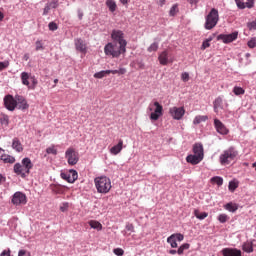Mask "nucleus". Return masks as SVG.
<instances>
[{
  "label": "nucleus",
  "mask_w": 256,
  "mask_h": 256,
  "mask_svg": "<svg viewBox=\"0 0 256 256\" xmlns=\"http://www.w3.org/2000/svg\"><path fill=\"white\" fill-rule=\"evenodd\" d=\"M31 169H33V162H31L30 158H23L22 164L16 163L14 165V173L22 177V179L29 177Z\"/></svg>",
  "instance_id": "f257e3e1"
},
{
  "label": "nucleus",
  "mask_w": 256,
  "mask_h": 256,
  "mask_svg": "<svg viewBox=\"0 0 256 256\" xmlns=\"http://www.w3.org/2000/svg\"><path fill=\"white\" fill-rule=\"evenodd\" d=\"M104 53L105 55H108V57H113L114 59H117L121 57V55H125V53H127V48L118 46L117 43L110 42L105 45Z\"/></svg>",
  "instance_id": "f03ea898"
},
{
  "label": "nucleus",
  "mask_w": 256,
  "mask_h": 256,
  "mask_svg": "<svg viewBox=\"0 0 256 256\" xmlns=\"http://www.w3.org/2000/svg\"><path fill=\"white\" fill-rule=\"evenodd\" d=\"M95 187L99 193L104 195L111 191V179L107 176H101L94 179Z\"/></svg>",
  "instance_id": "7ed1b4c3"
},
{
  "label": "nucleus",
  "mask_w": 256,
  "mask_h": 256,
  "mask_svg": "<svg viewBox=\"0 0 256 256\" xmlns=\"http://www.w3.org/2000/svg\"><path fill=\"white\" fill-rule=\"evenodd\" d=\"M219 23V11L215 8H212L209 14L206 16L205 29L211 31Z\"/></svg>",
  "instance_id": "20e7f679"
},
{
  "label": "nucleus",
  "mask_w": 256,
  "mask_h": 256,
  "mask_svg": "<svg viewBox=\"0 0 256 256\" xmlns=\"http://www.w3.org/2000/svg\"><path fill=\"white\" fill-rule=\"evenodd\" d=\"M237 155H239V152H237L235 148L233 147L228 148L220 155L221 165H229L231 161H235V159H237Z\"/></svg>",
  "instance_id": "39448f33"
},
{
  "label": "nucleus",
  "mask_w": 256,
  "mask_h": 256,
  "mask_svg": "<svg viewBox=\"0 0 256 256\" xmlns=\"http://www.w3.org/2000/svg\"><path fill=\"white\" fill-rule=\"evenodd\" d=\"M148 110L153 111L150 114V121H159V118L163 117V105L158 101L149 104Z\"/></svg>",
  "instance_id": "423d86ee"
},
{
  "label": "nucleus",
  "mask_w": 256,
  "mask_h": 256,
  "mask_svg": "<svg viewBox=\"0 0 256 256\" xmlns=\"http://www.w3.org/2000/svg\"><path fill=\"white\" fill-rule=\"evenodd\" d=\"M65 159L68 165H77V163H79V152H77L75 148L69 147L65 152Z\"/></svg>",
  "instance_id": "0eeeda50"
},
{
  "label": "nucleus",
  "mask_w": 256,
  "mask_h": 256,
  "mask_svg": "<svg viewBox=\"0 0 256 256\" xmlns=\"http://www.w3.org/2000/svg\"><path fill=\"white\" fill-rule=\"evenodd\" d=\"M111 38L114 43H118L122 49H127V40L125 39V34L121 30H113L111 33Z\"/></svg>",
  "instance_id": "6e6552de"
},
{
  "label": "nucleus",
  "mask_w": 256,
  "mask_h": 256,
  "mask_svg": "<svg viewBox=\"0 0 256 256\" xmlns=\"http://www.w3.org/2000/svg\"><path fill=\"white\" fill-rule=\"evenodd\" d=\"M4 106L8 111H13L14 109H17V96L15 98L13 95H6L4 97Z\"/></svg>",
  "instance_id": "1a4fd4ad"
},
{
  "label": "nucleus",
  "mask_w": 256,
  "mask_h": 256,
  "mask_svg": "<svg viewBox=\"0 0 256 256\" xmlns=\"http://www.w3.org/2000/svg\"><path fill=\"white\" fill-rule=\"evenodd\" d=\"M169 113L172 119H175L176 121H181V119H183V116L185 115V108L174 106L169 109Z\"/></svg>",
  "instance_id": "9d476101"
},
{
  "label": "nucleus",
  "mask_w": 256,
  "mask_h": 256,
  "mask_svg": "<svg viewBox=\"0 0 256 256\" xmlns=\"http://www.w3.org/2000/svg\"><path fill=\"white\" fill-rule=\"evenodd\" d=\"M158 61L160 65H169V63H173V58H171L169 50L162 51L158 56Z\"/></svg>",
  "instance_id": "9b49d317"
},
{
  "label": "nucleus",
  "mask_w": 256,
  "mask_h": 256,
  "mask_svg": "<svg viewBox=\"0 0 256 256\" xmlns=\"http://www.w3.org/2000/svg\"><path fill=\"white\" fill-rule=\"evenodd\" d=\"M61 177L68 183H74L79 179V174L77 173V170L71 169L68 173H61Z\"/></svg>",
  "instance_id": "f8f14e48"
},
{
  "label": "nucleus",
  "mask_w": 256,
  "mask_h": 256,
  "mask_svg": "<svg viewBox=\"0 0 256 256\" xmlns=\"http://www.w3.org/2000/svg\"><path fill=\"white\" fill-rule=\"evenodd\" d=\"M13 205H25L27 203V196L23 192H16L12 198Z\"/></svg>",
  "instance_id": "ddd939ff"
},
{
  "label": "nucleus",
  "mask_w": 256,
  "mask_h": 256,
  "mask_svg": "<svg viewBox=\"0 0 256 256\" xmlns=\"http://www.w3.org/2000/svg\"><path fill=\"white\" fill-rule=\"evenodd\" d=\"M239 37V32H233L231 34H220L218 35V39L223 41V43H233V41L237 40Z\"/></svg>",
  "instance_id": "4468645a"
},
{
  "label": "nucleus",
  "mask_w": 256,
  "mask_h": 256,
  "mask_svg": "<svg viewBox=\"0 0 256 256\" xmlns=\"http://www.w3.org/2000/svg\"><path fill=\"white\" fill-rule=\"evenodd\" d=\"M214 127L220 135H227L229 133V129L219 119H214Z\"/></svg>",
  "instance_id": "2eb2a0df"
},
{
  "label": "nucleus",
  "mask_w": 256,
  "mask_h": 256,
  "mask_svg": "<svg viewBox=\"0 0 256 256\" xmlns=\"http://www.w3.org/2000/svg\"><path fill=\"white\" fill-rule=\"evenodd\" d=\"M238 9H253L255 7V0H235Z\"/></svg>",
  "instance_id": "dca6fc26"
},
{
  "label": "nucleus",
  "mask_w": 256,
  "mask_h": 256,
  "mask_svg": "<svg viewBox=\"0 0 256 256\" xmlns=\"http://www.w3.org/2000/svg\"><path fill=\"white\" fill-rule=\"evenodd\" d=\"M16 103H17V107L18 109H20V111H27V109H29V103H27V99H25V97L23 96H16Z\"/></svg>",
  "instance_id": "f3484780"
},
{
  "label": "nucleus",
  "mask_w": 256,
  "mask_h": 256,
  "mask_svg": "<svg viewBox=\"0 0 256 256\" xmlns=\"http://www.w3.org/2000/svg\"><path fill=\"white\" fill-rule=\"evenodd\" d=\"M221 253L223 256H242L241 250L237 248H224Z\"/></svg>",
  "instance_id": "a211bd4d"
},
{
  "label": "nucleus",
  "mask_w": 256,
  "mask_h": 256,
  "mask_svg": "<svg viewBox=\"0 0 256 256\" xmlns=\"http://www.w3.org/2000/svg\"><path fill=\"white\" fill-rule=\"evenodd\" d=\"M0 160L3 161V163H10L11 165L15 163V157L6 154L5 150H3L2 148H0Z\"/></svg>",
  "instance_id": "6ab92c4d"
},
{
  "label": "nucleus",
  "mask_w": 256,
  "mask_h": 256,
  "mask_svg": "<svg viewBox=\"0 0 256 256\" xmlns=\"http://www.w3.org/2000/svg\"><path fill=\"white\" fill-rule=\"evenodd\" d=\"M75 47L76 50L79 51L80 53H87V44L85 43V41H83V39L81 38H77L75 40Z\"/></svg>",
  "instance_id": "aec40b11"
},
{
  "label": "nucleus",
  "mask_w": 256,
  "mask_h": 256,
  "mask_svg": "<svg viewBox=\"0 0 256 256\" xmlns=\"http://www.w3.org/2000/svg\"><path fill=\"white\" fill-rule=\"evenodd\" d=\"M202 159L203 158H201V156H198L197 154H190L186 157L187 163H191V165H199Z\"/></svg>",
  "instance_id": "412c9836"
},
{
  "label": "nucleus",
  "mask_w": 256,
  "mask_h": 256,
  "mask_svg": "<svg viewBox=\"0 0 256 256\" xmlns=\"http://www.w3.org/2000/svg\"><path fill=\"white\" fill-rule=\"evenodd\" d=\"M193 153H194V155H197L198 157L203 159V157H205V154L203 152V144H201V143L194 144L193 145Z\"/></svg>",
  "instance_id": "4be33fe9"
},
{
  "label": "nucleus",
  "mask_w": 256,
  "mask_h": 256,
  "mask_svg": "<svg viewBox=\"0 0 256 256\" xmlns=\"http://www.w3.org/2000/svg\"><path fill=\"white\" fill-rule=\"evenodd\" d=\"M121 151H123V140L120 139L118 144L110 149V153L111 155H119Z\"/></svg>",
  "instance_id": "5701e85b"
},
{
  "label": "nucleus",
  "mask_w": 256,
  "mask_h": 256,
  "mask_svg": "<svg viewBox=\"0 0 256 256\" xmlns=\"http://www.w3.org/2000/svg\"><path fill=\"white\" fill-rule=\"evenodd\" d=\"M12 149L17 151V153H23V144L19 141L18 138H14L12 141Z\"/></svg>",
  "instance_id": "b1692460"
},
{
  "label": "nucleus",
  "mask_w": 256,
  "mask_h": 256,
  "mask_svg": "<svg viewBox=\"0 0 256 256\" xmlns=\"http://www.w3.org/2000/svg\"><path fill=\"white\" fill-rule=\"evenodd\" d=\"M213 105H214V111H215V113H219V109H223V97L218 96V97L214 100Z\"/></svg>",
  "instance_id": "393cba45"
},
{
  "label": "nucleus",
  "mask_w": 256,
  "mask_h": 256,
  "mask_svg": "<svg viewBox=\"0 0 256 256\" xmlns=\"http://www.w3.org/2000/svg\"><path fill=\"white\" fill-rule=\"evenodd\" d=\"M209 117L207 115H197L193 120V125H201V123H205Z\"/></svg>",
  "instance_id": "a878e982"
},
{
  "label": "nucleus",
  "mask_w": 256,
  "mask_h": 256,
  "mask_svg": "<svg viewBox=\"0 0 256 256\" xmlns=\"http://www.w3.org/2000/svg\"><path fill=\"white\" fill-rule=\"evenodd\" d=\"M242 251L245 253H253V243L251 241H246L242 245Z\"/></svg>",
  "instance_id": "bb28decb"
},
{
  "label": "nucleus",
  "mask_w": 256,
  "mask_h": 256,
  "mask_svg": "<svg viewBox=\"0 0 256 256\" xmlns=\"http://www.w3.org/2000/svg\"><path fill=\"white\" fill-rule=\"evenodd\" d=\"M29 79H31V74L27 73V72H22L21 73V81L23 85H26V87H29L30 83H29Z\"/></svg>",
  "instance_id": "cd10ccee"
},
{
  "label": "nucleus",
  "mask_w": 256,
  "mask_h": 256,
  "mask_svg": "<svg viewBox=\"0 0 256 256\" xmlns=\"http://www.w3.org/2000/svg\"><path fill=\"white\" fill-rule=\"evenodd\" d=\"M106 6L108 7L109 11H111V13H115V11H117V3H115V0H107Z\"/></svg>",
  "instance_id": "c85d7f7f"
},
{
  "label": "nucleus",
  "mask_w": 256,
  "mask_h": 256,
  "mask_svg": "<svg viewBox=\"0 0 256 256\" xmlns=\"http://www.w3.org/2000/svg\"><path fill=\"white\" fill-rule=\"evenodd\" d=\"M194 215L200 221H203V219H207V217H209V214L207 212H200L199 210H195Z\"/></svg>",
  "instance_id": "c756f323"
},
{
  "label": "nucleus",
  "mask_w": 256,
  "mask_h": 256,
  "mask_svg": "<svg viewBox=\"0 0 256 256\" xmlns=\"http://www.w3.org/2000/svg\"><path fill=\"white\" fill-rule=\"evenodd\" d=\"M89 225L92 229H97L98 231H101V229H103V225L99 221H96V220H91L89 222Z\"/></svg>",
  "instance_id": "7c9ffc66"
},
{
  "label": "nucleus",
  "mask_w": 256,
  "mask_h": 256,
  "mask_svg": "<svg viewBox=\"0 0 256 256\" xmlns=\"http://www.w3.org/2000/svg\"><path fill=\"white\" fill-rule=\"evenodd\" d=\"M225 209H227V211H230V213H235V211L239 209V206L230 202L225 205Z\"/></svg>",
  "instance_id": "2f4dec72"
},
{
  "label": "nucleus",
  "mask_w": 256,
  "mask_h": 256,
  "mask_svg": "<svg viewBox=\"0 0 256 256\" xmlns=\"http://www.w3.org/2000/svg\"><path fill=\"white\" fill-rule=\"evenodd\" d=\"M167 243L170 244L172 249H177V247H179V245L177 244V240H175V236H169L167 238Z\"/></svg>",
  "instance_id": "473e14b6"
},
{
  "label": "nucleus",
  "mask_w": 256,
  "mask_h": 256,
  "mask_svg": "<svg viewBox=\"0 0 256 256\" xmlns=\"http://www.w3.org/2000/svg\"><path fill=\"white\" fill-rule=\"evenodd\" d=\"M189 247H191L189 243L182 244L177 250L178 255H183L184 251H187Z\"/></svg>",
  "instance_id": "72a5a7b5"
},
{
  "label": "nucleus",
  "mask_w": 256,
  "mask_h": 256,
  "mask_svg": "<svg viewBox=\"0 0 256 256\" xmlns=\"http://www.w3.org/2000/svg\"><path fill=\"white\" fill-rule=\"evenodd\" d=\"M106 75H109L108 70H102L100 72H97L94 74L95 79H103V77H106Z\"/></svg>",
  "instance_id": "f704fd0d"
},
{
  "label": "nucleus",
  "mask_w": 256,
  "mask_h": 256,
  "mask_svg": "<svg viewBox=\"0 0 256 256\" xmlns=\"http://www.w3.org/2000/svg\"><path fill=\"white\" fill-rule=\"evenodd\" d=\"M210 182L211 183H216V185H218V187H221V185H223V179L219 176L212 177L210 179Z\"/></svg>",
  "instance_id": "c9c22d12"
},
{
  "label": "nucleus",
  "mask_w": 256,
  "mask_h": 256,
  "mask_svg": "<svg viewBox=\"0 0 256 256\" xmlns=\"http://www.w3.org/2000/svg\"><path fill=\"white\" fill-rule=\"evenodd\" d=\"M232 91H233L234 95H237V96L245 95V89H243L239 86H235Z\"/></svg>",
  "instance_id": "e433bc0d"
},
{
  "label": "nucleus",
  "mask_w": 256,
  "mask_h": 256,
  "mask_svg": "<svg viewBox=\"0 0 256 256\" xmlns=\"http://www.w3.org/2000/svg\"><path fill=\"white\" fill-rule=\"evenodd\" d=\"M177 13H179V7L177 6V4L173 5L169 11V15L170 17H175L177 15Z\"/></svg>",
  "instance_id": "4c0bfd02"
},
{
  "label": "nucleus",
  "mask_w": 256,
  "mask_h": 256,
  "mask_svg": "<svg viewBox=\"0 0 256 256\" xmlns=\"http://www.w3.org/2000/svg\"><path fill=\"white\" fill-rule=\"evenodd\" d=\"M237 187H239V183H237L235 181L229 182L228 189H229V191H231V193H233L235 191V189H237Z\"/></svg>",
  "instance_id": "58836bf2"
},
{
  "label": "nucleus",
  "mask_w": 256,
  "mask_h": 256,
  "mask_svg": "<svg viewBox=\"0 0 256 256\" xmlns=\"http://www.w3.org/2000/svg\"><path fill=\"white\" fill-rule=\"evenodd\" d=\"M0 123H1V125H4L5 127H7V125H9V116L3 115L0 118Z\"/></svg>",
  "instance_id": "ea45409f"
},
{
  "label": "nucleus",
  "mask_w": 256,
  "mask_h": 256,
  "mask_svg": "<svg viewBox=\"0 0 256 256\" xmlns=\"http://www.w3.org/2000/svg\"><path fill=\"white\" fill-rule=\"evenodd\" d=\"M157 49H159V44L154 42L148 47V52L153 53V51H157Z\"/></svg>",
  "instance_id": "a19ab883"
},
{
  "label": "nucleus",
  "mask_w": 256,
  "mask_h": 256,
  "mask_svg": "<svg viewBox=\"0 0 256 256\" xmlns=\"http://www.w3.org/2000/svg\"><path fill=\"white\" fill-rule=\"evenodd\" d=\"M171 237H174V240L179 242L185 239V236H183L181 233L172 234Z\"/></svg>",
  "instance_id": "79ce46f5"
},
{
  "label": "nucleus",
  "mask_w": 256,
  "mask_h": 256,
  "mask_svg": "<svg viewBox=\"0 0 256 256\" xmlns=\"http://www.w3.org/2000/svg\"><path fill=\"white\" fill-rule=\"evenodd\" d=\"M208 47H211V38L206 39L201 46L202 51H205Z\"/></svg>",
  "instance_id": "37998d69"
},
{
  "label": "nucleus",
  "mask_w": 256,
  "mask_h": 256,
  "mask_svg": "<svg viewBox=\"0 0 256 256\" xmlns=\"http://www.w3.org/2000/svg\"><path fill=\"white\" fill-rule=\"evenodd\" d=\"M229 219V216L227 214H220L218 216V221L220 223H227V220Z\"/></svg>",
  "instance_id": "c03bdc74"
},
{
  "label": "nucleus",
  "mask_w": 256,
  "mask_h": 256,
  "mask_svg": "<svg viewBox=\"0 0 256 256\" xmlns=\"http://www.w3.org/2000/svg\"><path fill=\"white\" fill-rule=\"evenodd\" d=\"M249 49H255L256 47V37L251 38L247 43Z\"/></svg>",
  "instance_id": "a18cd8bd"
},
{
  "label": "nucleus",
  "mask_w": 256,
  "mask_h": 256,
  "mask_svg": "<svg viewBox=\"0 0 256 256\" xmlns=\"http://www.w3.org/2000/svg\"><path fill=\"white\" fill-rule=\"evenodd\" d=\"M46 153L48 155H57V149H55V146L48 147Z\"/></svg>",
  "instance_id": "49530a36"
},
{
  "label": "nucleus",
  "mask_w": 256,
  "mask_h": 256,
  "mask_svg": "<svg viewBox=\"0 0 256 256\" xmlns=\"http://www.w3.org/2000/svg\"><path fill=\"white\" fill-rule=\"evenodd\" d=\"M48 27H49V30H50V31H57V29L59 28V27L57 26V23H55V22H50L49 25H48Z\"/></svg>",
  "instance_id": "de8ad7c7"
},
{
  "label": "nucleus",
  "mask_w": 256,
  "mask_h": 256,
  "mask_svg": "<svg viewBox=\"0 0 256 256\" xmlns=\"http://www.w3.org/2000/svg\"><path fill=\"white\" fill-rule=\"evenodd\" d=\"M113 253H115V254L118 255V256H123L124 253H125V251H124L123 249H121V248H115V249L113 250Z\"/></svg>",
  "instance_id": "09e8293b"
},
{
  "label": "nucleus",
  "mask_w": 256,
  "mask_h": 256,
  "mask_svg": "<svg viewBox=\"0 0 256 256\" xmlns=\"http://www.w3.org/2000/svg\"><path fill=\"white\" fill-rule=\"evenodd\" d=\"M35 46H36V51H43V43H41V41H36L35 43Z\"/></svg>",
  "instance_id": "8fccbe9b"
},
{
  "label": "nucleus",
  "mask_w": 256,
  "mask_h": 256,
  "mask_svg": "<svg viewBox=\"0 0 256 256\" xmlns=\"http://www.w3.org/2000/svg\"><path fill=\"white\" fill-rule=\"evenodd\" d=\"M181 79H182V81H184V83H187V81H189V73H187V72L182 73Z\"/></svg>",
  "instance_id": "3c124183"
},
{
  "label": "nucleus",
  "mask_w": 256,
  "mask_h": 256,
  "mask_svg": "<svg viewBox=\"0 0 256 256\" xmlns=\"http://www.w3.org/2000/svg\"><path fill=\"white\" fill-rule=\"evenodd\" d=\"M48 5L50 6V9H57V7H59V2L52 1V2L48 3Z\"/></svg>",
  "instance_id": "603ef678"
},
{
  "label": "nucleus",
  "mask_w": 256,
  "mask_h": 256,
  "mask_svg": "<svg viewBox=\"0 0 256 256\" xmlns=\"http://www.w3.org/2000/svg\"><path fill=\"white\" fill-rule=\"evenodd\" d=\"M247 27H248V29H250V30H251V29L256 30V20H254V21L248 23V24H247Z\"/></svg>",
  "instance_id": "864d4df0"
},
{
  "label": "nucleus",
  "mask_w": 256,
  "mask_h": 256,
  "mask_svg": "<svg viewBox=\"0 0 256 256\" xmlns=\"http://www.w3.org/2000/svg\"><path fill=\"white\" fill-rule=\"evenodd\" d=\"M9 67V62H0V71L7 69Z\"/></svg>",
  "instance_id": "5fc2aeb1"
},
{
  "label": "nucleus",
  "mask_w": 256,
  "mask_h": 256,
  "mask_svg": "<svg viewBox=\"0 0 256 256\" xmlns=\"http://www.w3.org/2000/svg\"><path fill=\"white\" fill-rule=\"evenodd\" d=\"M18 256H31V253L27 252V250H20Z\"/></svg>",
  "instance_id": "6e6d98bb"
},
{
  "label": "nucleus",
  "mask_w": 256,
  "mask_h": 256,
  "mask_svg": "<svg viewBox=\"0 0 256 256\" xmlns=\"http://www.w3.org/2000/svg\"><path fill=\"white\" fill-rule=\"evenodd\" d=\"M49 11H51V8L48 4H46V6L44 7L43 15H48Z\"/></svg>",
  "instance_id": "4d7b16f0"
},
{
  "label": "nucleus",
  "mask_w": 256,
  "mask_h": 256,
  "mask_svg": "<svg viewBox=\"0 0 256 256\" xmlns=\"http://www.w3.org/2000/svg\"><path fill=\"white\" fill-rule=\"evenodd\" d=\"M30 79L32 80V89H34V87H37V79L35 78V76H31Z\"/></svg>",
  "instance_id": "13d9d810"
},
{
  "label": "nucleus",
  "mask_w": 256,
  "mask_h": 256,
  "mask_svg": "<svg viewBox=\"0 0 256 256\" xmlns=\"http://www.w3.org/2000/svg\"><path fill=\"white\" fill-rule=\"evenodd\" d=\"M0 256H11V250H4Z\"/></svg>",
  "instance_id": "bf43d9fd"
},
{
  "label": "nucleus",
  "mask_w": 256,
  "mask_h": 256,
  "mask_svg": "<svg viewBox=\"0 0 256 256\" xmlns=\"http://www.w3.org/2000/svg\"><path fill=\"white\" fill-rule=\"evenodd\" d=\"M125 73H127V69H125V68H119V70H118V75H125Z\"/></svg>",
  "instance_id": "052dcab7"
},
{
  "label": "nucleus",
  "mask_w": 256,
  "mask_h": 256,
  "mask_svg": "<svg viewBox=\"0 0 256 256\" xmlns=\"http://www.w3.org/2000/svg\"><path fill=\"white\" fill-rule=\"evenodd\" d=\"M126 229H127V231H132V232L135 231V227L133 226V224H128V225L126 226Z\"/></svg>",
  "instance_id": "680f3d73"
},
{
  "label": "nucleus",
  "mask_w": 256,
  "mask_h": 256,
  "mask_svg": "<svg viewBox=\"0 0 256 256\" xmlns=\"http://www.w3.org/2000/svg\"><path fill=\"white\" fill-rule=\"evenodd\" d=\"M109 72V75H119V70H107Z\"/></svg>",
  "instance_id": "e2e57ef3"
},
{
  "label": "nucleus",
  "mask_w": 256,
  "mask_h": 256,
  "mask_svg": "<svg viewBox=\"0 0 256 256\" xmlns=\"http://www.w3.org/2000/svg\"><path fill=\"white\" fill-rule=\"evenodd\" d=\"M83 11L82 10H78V18L81 21V19H83Z\"/></svg>",
  "instance_id": "0e129e2a"
},
{
  "label": "nucleus",
  "mask_w": 256,
  "mask_h": 256,
  "mask_svg": "<svg viewBox=\"0 0 256 256\" xmlns=\"http://www.w3.org/2000/svg\"><path fill=\"white\" fill-rule=\"evenodd\" d=\"M23 61H29V53L24 54Z\"/></svg>",
  "instance_id": "69168bd1"
},
{
  "label": "nucleus",
  "mask_w": 256,
  "mask_h": 256,
  "mask_svg": "<svg viewBox=\"0 0 256 256\" xmlns=\"http://www.w3.org/2000/svg\"><path fill=\"white\" fill-rule=\"evenodd\" d=\"M3 19H5V15L0 11V21H3Z\"/></svg>",
  "instance_id": "338daca9"
},
{
  "label": "nucleus",
  "mask_w": 256,
  "mask_h": 256,
  "mask_svg": "<svg viewBox=\"0 0 256 256\" xmlns=\"http://www.w3.org/2000/svg\"><path fill=\"white\" fill-rule=\"evenodd\" d=\"M169 253H170V255H176L177 250H170Z\"/></svg>",
  "instance_id": "774afa93"
}]
</instances>
